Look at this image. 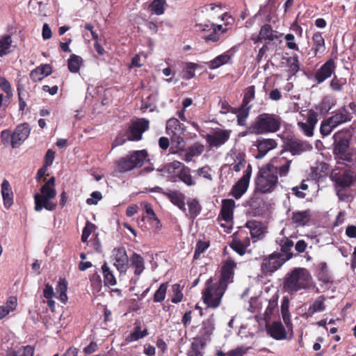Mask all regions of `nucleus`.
<instances>
[{
  "instance_id": "72a5a7b5",
  "label": "nucleus",
  "mask_w": 356,
  "mask_h": 356,
  "mask_svg": "<svg viewBox=\"0 0 356 356\" xmlns=\"http://www.w3.org/2000/svg\"><path fill=\"white\" fill-rule=\"evenodd\" d=\"M130 266L134 270V275L140 276L145 269L143 257L140 254L134 252L130 257Z\"/></svg>"
},
{
  "instance_id": "4468645a",
  "label": "nucleus",
  "mask_w": 356,
  "mask_h": 356,
  "mask_svg": "<svg viewBox=\"0 0 356 356\" xmlns=\"http://www.w3.org/2000/svg\"><path fill=\"white\" fill-rule=\"evenodd\" d=\"M197 32L202 33L207 41L217 42L220 40L216 24L213 23H200L195 26Z\"/></svg>"
},
{
  "instance_id": "39448f33",
  "label": "nucleus",
  "mask_w": 356,
  "mask_h": 356,
  "mask_svg": "<svg viewBox=\"0 0 356 356\" xmlns=\"http://www.w3.org/2000/svg\"><path fill=\"white\" fill-rule=\"evenodd\" d=\"M147 156V152L144 149L134 151L129 156L121 158L117 163L116 169L123 172L139 168L143 165Z\"/></svg>"
},
{
  "instance_id": "338daca9",
  "label": "nucleus",
  "mask_w": 356,
  "mask_h": 356,
  "mask_svg": "<svg viewBox=\"0 0 356 356\" xmlns=\"http://www.w3.org/2000/svg\"><path fill=\"white\" fill-rule=\"evenodd\" d=\"M197 175L209 181H211L213 179V176L211 175V169L207 165L197 169Z\"/></svg>"
},
{
  "instance_id": "ddd939ff",
  "label": "nucleus",
  "mask_w": 356,
  "mask_h": 356,
  "mask_svg": "<svg viewBox=\"0 0 356 356\" xmlns=\"http://www.w3.org/2000/svg\"><path fill=\"white\" fill-rule=\"evenodd\" d=\"M291 163L292 159L289 157L287 151H282L280 155L273 160V163L275 165V170H273L280 177H286L289 174Z\"/></svg>"
},
{
  "instance_id": "6e6552de",
  "label": "nucleus",
  "mask_w": 356,
  "mask_h": 356,
  "mask_svg": "<svg viewBox=\"0 0 356 356\" xmlns=\"http://www.w3.org/2000/svg\"><path fill=\"white\" fill-rule=\"evenodd\" d=\"M236 268V263L230 258L222 261L220 269V277L216 282L227 289L228 285L234 282Z\"/></svg>"
},
{
  "instance_id": "f257e3e1",
  "label": "nucleus",
  "mask_w": 356,
  "mask_h": 356,
  "mask_svg": "<svg viewBox=\"0 0 356 356\" xmlns=\"http://www.w3.org/2000/svg\"><path fill=\"white\" fill-rule=\"evenodd\" d=\"M314 287L312 275L304 268H294L284 278L283 289L290 295H294L301 290L308 291Z\"/></svg>"
},
{
  "instance_id": "cd10ccee",
  "label": "nucleus",
  "mask_w": 356,
  "mask_h": 356,
  "mask_svg": "<svg viewBox=\"0 0 356 356\" xmlns=\"http://www.w3.org/2000/svg\"><path fill=\"white\" fill-rule=\"evenodd\" d=\"M334 70V63L333 60H330L323 64L321 67L316 72L315 79L318 83H321L331 76Z\"/></svg>"
},
{
  "instance_id": "de8ad7c7",
  "label": "nucleus",
  "mask_w": 356,
  "mask_h": 356,
  "mask_svg": "<svg viewBox=\"0 0 356 356\" xmlns=\"http://www.w3.org/2000/svg\"><path fill=\"white\" fill-rule=\"evenodd\" d=\"M281 313L283 321L286 325L288 327L291 325V315L289 312V300L288 298H284L281 304Z\"/></svg>"
},
{
  "instance_id": "f704fd0d",
  "label": "nucleus",
  "mask_w": 356,
  "mask_h": 356,
  "mask_svg": "<svg viewBox=\"0 0 356 356\" xmlns=\"http://www.w3.org/2000/svg\"><path fill=\"white\" fill-rule=\"evenodd\" d=\"M51 67L48 64H45L32 70L30 74V77L33 81H39L49 76L51 73Z\"/></svg>"
},
{
  "instance_id": "473e14b6",
  "label": "nucleus",
  "mask_w": 356,
  "mask_h": 356,
  "mask_svg": "<svg viewBox=\"0 0 356 356\" xmlns=\"http://www.w3.org/2000/svg\"><path fill=\"white\" fill-rule=\"evenodd\" d=\"M325 297L320 296L316 298L314 302L309 307L305 313L307 318L313 316L317 312H323L325 309Z\"/></svg>"
},
{
  "instance_id": "3c124183",
  "label": "nucleus",
  "mask_w": 356,
  "mask_h": 356,
  "mask_svg": "<svg viewBox=\"0 0 356 356\" xmlns=\"http://www.w3.org/2000/svg\"><path fill=\"white\" fill-rule=\"evenodd\" d=\"M67 282L63 280L58 282L56 286V292L58 293L59 300L64 304H65L67 301Z\"/></svg>"
},
{
  "instance_id": "a19ab883",
  "label": "nucleus",
  "mask_w": 356,
  "mask_h": 356,
  "mask_svg": "<svg viewBox=\"0 0 356 356\" xmlns=\"http://www.w3.org/2000/svg\"><path fill=\"white\" fill-rule=\"evenodd\" d=\"M230 59L231 56L229 54V51H227L218 56L214 59L208 62L207 65L210 69L215 70L223 65L228 63Z\"/></svg>"
},
{
  "instance_id": "0eeeda50",
  "label": "nucleus",
  "mask_w": 356,
  "mask_h": 356,
  "mask_svg": "<svg viewBox=\"0 0 356 356\" xmlns=\"http://www.w3.org/2000/svg\"><path fill=\"white\" fill-rule=\"evenodd\" d=\"M180 169L178 177L188 186H193L196 184L195 179L191 174V169L178 161H174L166 164L162 171L168 173H175L176 170Z\"/></svg>"
},
{
  "instance_id": "052dcab7",
  "label": "nucleus",
  "mask_w": 356,
  "mask_h": 356,
  "mask_svg": "<svg viewBox=\"0 0 356 356\" xmlns=\"http://www.w3.org/2000/svg\"><path fill=\"white\" fill-rule=\"evenodd\" d=\"M334 128H336V126L331 122L330 118H328L321 122L320 131L322 135L327 136L330 134Z\"/></svg>"
},
{
  "instance_id": "20e7f679",
  "label": "nucleus",
  "mask_w": 356,
  "mask_h": 356,
  "mask_svg": "<svg viewBox=\"0 0 356 356\" xmlns=\"http://www.w3.org/2000/svg\"><path fill=\"white\" fill-rule=\"evenodd\" d=\"M281 119L280 117L268 113L259 115L252 125L254 133L261 134L265 133H273L279 130Z\"/></svg>"
},
{
  "instance_id": "f3484780",
  "label": "nucleus",
  "mask_w": 356,
  "mask_h": 356,
  "mask_svg": "<svg viewBox=\"0 0 356 356\" xmlns=\"http://www.w3.org/2000/svg\"><path fill=\"white\" fill-rule=\"evenodd\" d=\"M230 136V131L219 129L212 134H207L206 136L207 142L210 147H219L225 144Z\"/></svg>"
},
{
  "instance_id": "13d9d810",
  "label": "nucleus",
  "mask_w": 356,
  "mask_h": 356,
  "mask_svg": "<svg viewBox=\"0 0 356 356\" xmlns=\"http://www.w3.org/2000/svg\"><path fill=\"white\" fill-rule=\"evenodd\" d=\"M308 189V185L303 181L300 186H295L291 188V192L289 193L290 195H293L296 198L302 199L305 197V191Z\"/></svg>"
},
{
  "instance_id": "f8f14e48",
  "label": "nucleus",
  "mask_w": 356,
  "mask_h": 356,
  "mask_svg": "<svg viewBox=\"0 0 356 356\" xmlns=\"http://www.w3.org/2000/svg\"><path fill=\"white\" fill-rule=\"evenodd\" d=\"M284 263L282 258L280 257L279 254H276L274 252L268 257L263 258L261 269L265 274H271L280 268Z\"/></svg>"
},
{
  "instance_id": "1a4fd4ad",
  "label": "nucleus",
  "mask_w": 356,
  "mask_h": 356,
  "mask_svg": "<svg viewBox=\"0 0 356 356\" xmlns=\"http://www.w3.org/2000/svg\"><path fill=\"white\" fill-rule=\"evenodd\" d=\"M250 245V239L245 230H240L234 233L232 240L229 243V247L241 256L245 254L246 250Z\"/></svg>"
},
{
  "instance_id": "79ce46f5",
  "label": "nucleus",
  "mask_w": 356,
  "mask_h": 356,
  "mask_svg": "<svg viewBox=\"0 0 356 356\" xmlns=\"http://www.w3.org/2000/svg\"><path fill=\"white\" fill-rule=\"evenodd\" d=\"M102 273L104 276V282L105 286H114L116 284V279L113 271L108 266L106 262L102 266Z\"/></svg>"
},
{
  "instance_id": "c756f323",
  "label": "nucleus",
  "mask_w": 356,
  "mask_h": 356,
  "mask_svg": "<svg viewBox=\"0 0 356 356\" xmlns=\"http://www.w3.org/2000/svg\"><path fill=\"white\" fill-rule=\"evenodd\" d=\"M318 270L316 277L318 281L325 285L324 291L327 290L330 287L327 285L333 283L332 277L330 273L327 265L325 262H321L318 266Z\"/></svg>"
},
{
  "instance_id": "7ed1b4c3",
  "label": "nucleus",
  "mask_w": 356,
  "mask_h": 356,
  "mask_svg": "<svg viewBox=\"0 0 356 356\" xmlns=\"http://www.w3.org/2000/svg\"><path fill=\"white\" fill-rule=\"evenodd\" d=\"M278 183V177L273 168L267 165L259 170L255 180V193L265 194L273 191Z\"/></svg>"
},
{
  "instance_id": "423d86ee",
  "label": "nucleus",
  "mask_w": 356,
  "mask_h": 356,
  "mask_svg": "<svg viewBox=\"0 0 356 356\" xmlns=\"http://www.w3.org/2000/svg\"><path fill=\"white\" fill-rule=\"evenodd\" d=\"M166 131L176 147L180 149L184 148L185 142L182 136L185 132V127L177 118H172L167 121Z\"/></svg>"
},
{
  "instance_id": "58836bf2",
  "label": "nucleus",
  "mask_w": 356,
  "mask_h": 356,
  "mask_svg": "<svg viewBox=\"0 0 356 356\" xmlns=\"http://www.w3.org/2000/svg\"><path fill=\"white\" fill-rule=\"evenodd\" d=\"M17 305V298L16 296H10L6 303L0 306V320L6 316L10 312L15 310Z\"/></svg>"
},
{
  "instance_id": "c9c22d12",
  "label": "nucleus",
  "mask_w": 356,
  "mask_h": 356,
  "mask_svg": "<svg viewBox=\"0 0 356 356\" xmlns=\"http://www.w3.org/2000/svg\"><path fill=\"white\" fill-rule=\"evenodd\" d=\"M312 213L309 209L302 211L293 212L291 216V220L293 223L298 226L306 225L311 219Z\"/></svg>"
},
{
  "instance_id": "5fc2aeb1",
  "label": "nucleus",
  "mask_w": 356,
  "mask_h": 356,
  "mask_svg": "<svg viewBox=\"0 0 356 356\" xmlns=\"http://www.w3.org/2000/svg\"><path fill=\"white\" fill-rule=\"evenodd\" d=\"M254 95L255 88L254 86H250L246 88L244 90V97L242 106L252 107V105L249 104L254 99Z\"/></svg>"
},
{
  "instance_id": "393cba45",
  "label": "nucleus",
  "mask_w": 356,
  "mask_h": 356,
  "mask_svg": "<svg viewBox=\"0 0 356 356\" xmlns=\"http://www.w3.org/2000/svg\"><path fill=\"white\" fill-rule=\"evenodd\" d=\"M245 227L250 229V235L254 242L263 238L265 227L262 222L257 220H249L245 223Z\"/></svg>"
},
{
  "instance_id": "e2e57ef3",
  "label": "nucleus",
  "mask_w": 356,
  "mask_h": 356,
  "mask_svg": "<svg viewBox=\"0 0 356 356\" xmlns=\"http://www.w3.org/2000/svg\"><path fill=\"white\" fill-rule=\"evenodd\" d=\"M95 229L96 226L93 223L87 221L82 232L81 241L83 243L86 242L89 236L95 230Z\"/></svg>"
},
{
  "instance_id": "e433bc0d",
  "label": "nucleus",
  "mask_w": 356,
  "mask_h": 356,
  "mask_svg": "<svg viewBox=\"0 0 356 356\" xmlns=\"http://www.w3.org/2000/svg\"><path fill=\"white\" fill-rule=\"evenodd\" d=\"M293 246V241L286 238L281 245V251L275 252L276 254H279L280 257L286 262L293 257L292 248Z\"/></svg>"
},
{
  "instance_id": "a211bd4d",
  "label": "nucleus",
  "mask_w": 356,
  "mask_h": 356,
  "mask_svg": "<svg viewBox=\"0 0 356 356\" xmlns=\"http://www.w3.org/2000/svg\"><path fill=\"white\" fill-rule=\"evenodd\" d=\"M114 265L120 273L125 272L128 268L129 257L124 247L114 248Z\"/></svg>"
},
{
  "instance_id": "2f4dec72",
  "label": "nucleus",
  "mask_w": 356,
  "mask_h": 356,
  "mask_svg": "<svg viewBox=\"0 0 356 356\" xmlns=\"http://www.w3.org/2000/svg\"><path fill=\"white\" fill-rule=\"evenodd\" d=\"M268 332L270 337L276 340H282L286 337V330L280 321L273 322L268 327Z\"/></svg>"
},
{
  "instance_id": "37998d69",
  "label": "nucleus",
  "mask_w": 356,
  "mask_h": 356,
  "mask_svg": "<svg viewBox=\"0 0 356 356\" xmlns=\"http://www.w3.org/2000/svg\"><path fill=\"white\" fill-rule=\"evenodd\" d=\"M312 40L314 42L313 49L314 51L315 55L318 54H323L325 51V40L322 36L321 33H316L314 34L312 37Z\"/></svg>"
},
{
  "instance_id": "9d476101",
  "label": "nucleus",
  "mask_w": 356,
  "mask_h": 356,
  "mask_svg": "<svg viewBox=\"0 0 356 356\" xmlns=\"http://www.w3.org/2000/svg\"><path fill=\"white\" fill-rule=\"evenodd\" d=\"M222 207L218 220H223L225 223H220V226L225 227V232L229 233L232 229L234 209L235 208V202H222Z\"/></svg>"
},
{
  "instance_id": "680f3d73",
  "label": "nucleus",
  "mask_w": 356,
  "mask_h": 356,
  "mask_svg": "<svg viewBox=\"0 0 356 356\" xmlns=\"http://www.w3.org/2000/svg\"><path fill=\"white\" fill-rule=\"evenodd\" d=\"M289 71L291 75H294L299 71L298 58L296 54L288 58Z\"/></svg>"
},
{
  "instance_id": "bb28decb",
  "label": "nucleus",
  "mask_w": 356,
  "mask_h": 356,
  "mask_svg": "<svg viewBox=\"0 0 356 356\" xmlns=\"http://www.w3.org/2000/svg\"><path fill=\"white\" fill-rule=\"evenodd\" d=\"M309 147L310 146L306 143L298 140H291L286 143V149L284 151H287V154L291 157L294 155L300 154Z\"/></svg>"
},
{
  "instance_id": "0e129e2a",
  "label": "nucleus",
  "mask_w": 356,
  "mask_h": 356,
  "mask_svg": "<svg viewBox=\"0 0 356 356\" xmlns=\"http://www.w3.org/2000/svg\"><path fill=\"white\" fill-rule=\"evenodd\" d=\"M172 293L173 296L171 299L172 302L175 304L180 302L183 299V293L181 292L180 284H175L172 285Z\"/></svg>"
},
{
  "instance_id": "ea45409f",
  "label": "nucleus",
  "mask_w": 356,
  "mask_h": 356,
  "mask_svg": "<svg viewBox=\"0 0 356 356\" xmlns=\"http://www.w3.org/2000/svg\"><path fill=\"white\" fill-rule=\"evenodd\" d=\"M206 342L200 339L194 338L191 343V348L188 351V356H203V350L205 347Z\"/></svg>"
},
{
  "instance_id": "aec40b11",
  "label": "nucleus",
  "mask_w": 356,
  "mask_h": 356,
  "mask_svg": "<svg viewBox=\"0 0 356 356\" xmlns=\"http://www.w3.org/2000/svg\"><path fill=\"white\" fill-rule=\"evenodd\" d=\"M316 114L309 111L305 122H298L300 131L306 136L311 137L314 134V129L317 123Z\"/></svg>"
},
{
  "instance_id": "c03bdc74",
  "label": "nucleus",
  "mask_w": 356,
  "mask_h": 356,
  "mask_svg": "<svg viewBox=\"0 0 356 356\" xmlns=\"http://www.w3.org/2000/svg\"><path fill=\"white\" fill-rule=\"evenodd\" d=\"M148 334L147 329L141 330L140 325L136 326L134 328V331L130 333L125 339L127 342H133L138 339H143Z\"/></svg>"
},
{
  "instance_id": "6e6d98bb",
  "label": "nucleus",
  "mask_w": 356,
  "mask_h": 356,
  "mask_svg": "<svg viewBox=\"0 0 356 356\" xmlns=\"http://www.w3.org/2000/svg\"><path fill=\"white\" fill-rule=\"evenodd\" d=\"M145 213L147 214L146 217L148 219L149 221H152V222H155V226L156 228H159L161 227L160 220H159L158 217L156 216L155 212L154 211L152 206L150 204L147 203L145 204Z\"/></svg>"
},
{
  "instance_id": "09e8293b",
  "label": "nucleus",
  "mask_w": 356,
  "mask_h": 356,
  "mask_svg": "<svg viewBox=\"0 0 356 356\" xmlns=\"http://www.w3.org/2000/svg\"><path fill=\"white\" fill-rule=\"evenodd\" d=\"M168 287V282H163L161 284L159 289L155 291L154 294L153 301L154 302H161L165 300Z\"/></svg>"
},
{
  "instance_id": "7c9ffc66",
  "label": "nucleus",
  "mask_w": 356,
  "mask_h": 356,
  "mask_svg": "<svg viewBox=\"0 0 356 356\" xmlns=\"http://www.w3.org/2000/svg\"><path fill=\"white\" fill-rule=\"evenodd\" d=\"M331 179L335 182L337 186L346 188L350 186L353 181V175L350 171H345L342 174L332 173Z\"/></svg>"
},
{
  "instance_id": "4be33fe9",
  "label": "nucleus",
  "mask_w": 356,
  "mask_h": 356,
  "mask_svg": "<svg viewBox=\"0 0 356 356\" xmlns=\"http://www.w3.org/2000/svg\"><path fill=\"white\" fill-rule=\"evenodd\" d=\"M54 183V177L50 178L49 181L42 186L40 189L41 193H36L35 195V200H48L49 199L54 198L56 195Z\"/></svg>"
},
{
  "instance_id": "b1692460",
  "label": "nucleus",
  "mask_w": 356,
  "mask_h": 356,
  "mask_svg": "<svg viewBox=\"0 0 356 356\" xmlns=\"http://www.w3.org/2000/svg\"><path fill=\"white\" fill-rule=\"evenodd\" d=\"M229 169L235 172H239L246 164L245 156L244 154L232 152L228 157Z\"/></svg>"
},
{
  "instance_id": "9b49d317",
  "label": "nucleus",
  "mask_w": 356,
  "mask_h": 356,
  "mask_svg": "<svg viewBox=\"0 0 356 356\" xmlns=\"http://www.w3.org/2000/svg\"><path fill=\"white\" fill-rule=\"evenodd\" d=\"M252 165L248 164L242 177L232 186L230 193L236 199H239L247 191L252 175Z\"/></svg>"
},
{
  "instance_id": "bf43d9fd",
  "label": "nucleus",
  "mask_w": 356,
  "mask_h": 356,
  "mask_svg": "<svg viewBox=\"0 0 356 356\" xmlns=\"http://www.w3.org/2000/svg\"><path fill=\"white\" fill-rule=\"evenodd\" d=\"M209 245L210 244L208 241H202L201 240L198 241L195 246L193 259H198L200 257L201 254L204 252Z\"/></svg>"
},
{
  "instance_id": "8fccbe9b",
  "label": "nucleus",
  "mask_w": 356,
  "mask_h": 356,
  "mask_svg": "<svg viewBox=\"0 0 356 356\" xmlns=\"http://www.w3.org/2000/svg\"><path fill=\"white\" fill-rule=\"evenodd\" d=\"M251 106H242L236 112L237 122L240 126H244L245 124L246 119L249 115L250 110Z\"/></svg>"
},
{
  "instance_id": "2eb2a0df",
  "label": "nucleus",
  "mask_w": 356,
  "mask_h": 356,
  "mask_svg": "<svg viewBox=\"0 0 356 356\" xmlns=\"http://www.w3.org/2000/svg\"><path fill=\"white\" fill-rule=\"evenodd\" d=\"M246 213L252 216H263L269 211V204L266 202H245Z\"/></svg>"
},
{
  "instance_id": "774afa93",
  "label": "nucleus",
  "mask_w": 356,
  "mask_h": 356,
  "mask_svg": "<svg viewBox=\"0 0 356 356\" xmlns=\"http://www.w3.org/2000/svg\"><path fill=\"white\" fill-rule=\"evenodd\" d=\"M250 349V347L238 346L236 348L229 351L227 353V356H243L247 351Z\"/></svg>"
},
{
  "instance_id": "5701e85b",
  "label": "nucleus",
  "mask_w": 356,
  "mask_h": 356,
  "mask_svg": "<svg viewBox=\"0 0 356 356\" xmlns=\"http://www.w3.org/2000/svg\"><path fill=\"white\" fill-rule=\"evenodd\" d=\"M214 318L213 316L204 320L202 323L201 329L199 332V335L196 338L204 341L207 343L210 340V337L214 330Z\"/></svg>"
},
{
  "instance_id": "c85d7f7f",
  "label": "nucleus",
  "mask_w": 356,
  "mask_h": 356,
  "mask_svg": "<svg viewBox=\"0 0 356 356\" xmlns=\"http://www.w3.org/2000/svg\"><path fill=\"white\" fill-rule=\"evenodd\" d=\"M330 121L332 124H334L336 127L341 124H344L346 122H350L353 117L350 112L346 109V107H341L338 109L334 115L330 117Z\"/></svg>"
},
{
  "instance_id": "603ef678",
  "label": "nucleus",
  "mask_w": 356,
  "mask_h": 356,
  "mask_svg": "<svg viewBox=\"0 0 356 356\" xmlns=\"http://www.w3.org/2000/svg\"><path fill=\"white\" fill-rule=\"evenodd\" d=\"M165 5L166 0H154L150 4L149 8L152 13L157 15H161L165 11Z\"/></svg>"
},
{
  "instance_id": "6ab92c4d",
  "label": "nucleus",
  "mask_w": 356,
  "mask_h": 356,
  "mask_svg": "<svg viewBox=\"0 0 356 356\" xmlns=\"http://www.w3.org/2000/svg\"><path fill=\"white\" fill-rule=\"evenodd\" d=\"M182 210L190 218H195L200 213L201 206L199 202H172Z\"/></svg>"
},
{
  "instance_id": "4d7b16f0",
  "label": "nucleus",
  "mask_w": 356,
  "mask_h": 356,
  "mask_svg": "<svg viewBox=\"0 0 356 356\" xmlns=\"http://www.w3.org/2000/svg\"><path fill=\"white\" fill-rule=\"evenodd\" d=\"M1 194L3 200H13V193L10 184L6 179H4L1 184Z\"/></svg>"
},
{
  "instance_id": "a878e982",
  "label": "nucleus",
  "mask_w": 356,
  "mask_h": 356,
  "mask_svg": "<svg viewBox=\"0 0 356 356\" xmlns=\"http://www.w3.org/2000/svg\"><path fill=\"white\" fill-rule=\"evenodd\" d=\"M277 143L274 139L266 138L257 140L258 154L256 155L257 159L263 158L269 151L277 147Z\"/></svg>"
},
{
  "instance_id": "69168bd1",
  "label": "nucleus",
  "mask_w": 356,
  "mask_h": 356,
  "mask_svg": "<svg viewBox=\"0 0 356 356\" xmlns=\"http://www.w3.org/2000/svg\"><path fill=\"white\" fill-rule=\"evenodd\" d=\"M35 210L37 211H41L42 209H45L48 211L54 210L56 204L54 202H35Z\"/></svg>"
},
{
  "instance_id": "412c9836",
  "label": "nucleus",
  "mask_w": 356,
  "mask_h": 356,
  "mask_svg": "<svg viewBox=\"0 0 356 356\" xmlns=\"http://www.w3.org/2000/svg\"><path fill=\"white\" fill-rule=\"evenodd\" d=\"M31 129L26 123L22 124L17 127L12 134V145L17 147L22 141L26 140L30 134Z\"/></svg>"
},
{
  "instance_id": "49530a36",
  "label": "nucleus",
  "mask_w": 356,
  "mask_h": 356,
  "mask_svg": "<svg viewBox=\"0 0 356 356\" xmlns=\"http://www.w3.org/2000/svg\"><path fill=\"white\" fill-rule=\"evenodd\" d=\"M204 150V146L199 144H195L194 145L188 148L186 153L184 156V160L186 162H190L192 159L201 154Z\"/></svg>"
},
{
  "instance_id": "a18cd8bd",
  "label": "nucleus",
  "mask_w": 356,
  "mask_h": 356,
  "mask_svg": "<svg viewBox=\"0 0 356 356\" xmlns=\"http://www.w3.org/2000/svg\"><path fill=\"white\" fill-rule=\"evenodd\" d=\"M82 63V58L75 54L71 55L67 60L68 69L72 73L78 72Z\"/></svg>"
},
{
  "instance_id": "4c0bfd02",
  "label": "nucleus",
  "mask_w": 356,
  "mask_h": 356,
  "mask_svg": "<svg viewBox=\"0 0 356 356\" xmlns=\"http://www.w3.org/2000/svg\"><path fill=\"white\" fill-rule=\"evenodd\" d=\"M13 39L10 35L0 36V57H4L12 52Z\"/></svg>"
},
{
  "instance_id": "dca6fc26",
  "label": "nucleus",
  "mask_w": 356,
  "mask_h": 356,
  "mask_svg": "<svg viewBox=\"0 0 356 356\" xmlns=\"http://www.w3.org/2000/svg\"><path fill=\"white\" fill-rule=\"evenodd\" d=\"M149 129V121L142 118L134 122L130 127V136L128 140H139L142 138L143 134Z\"/></svg>"
},
{
  "instance_id": "f03ea898",
  "label": "nucleus",
  "mask_w": 356,
  "mask_h": 356,
  "mask_svg": "<svg viewBox=\"0 0 356 356\" xmlns=\"http://www.w3.org/2000/svg\"><path fill=\"white\" fill-rule=\"evenodd\" d=\"M226 290L224 286L214 282L212 277L208 279L202 291V300L207 308L215 309L219 307Z\"/></svg>"
},
{
  "instance_id": "864d4df0",
  "label": "nucleus",
  "mask_w": 356,
  "mask_h": 356,
  "mask_svg": "<svg viewBox=\"0 0 356 356\" xmlns=\"http://www.w3.org/2000/svg\"><path fill=\"white\" fill-rule=\"evenodd\" d=\"M274 36L273 33V30L270 25L265 24L264 25L259 31L258 35L259 40H273Z\"/></svg>"
}]
</instances>
